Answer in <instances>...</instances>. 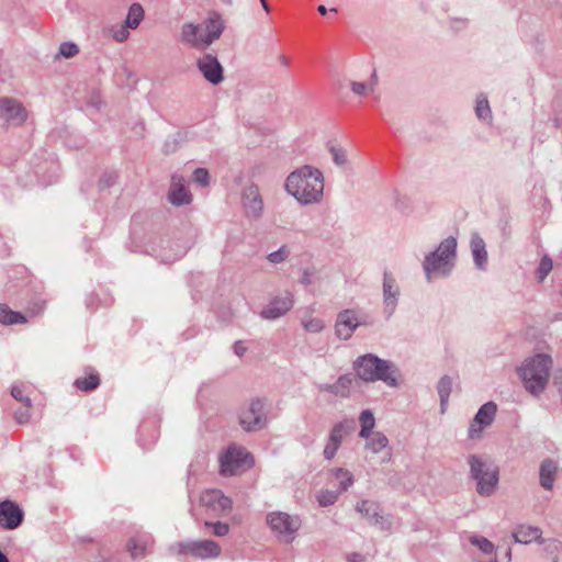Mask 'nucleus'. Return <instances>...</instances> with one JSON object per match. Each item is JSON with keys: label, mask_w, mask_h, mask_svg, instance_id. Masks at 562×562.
<instances>
[{"label": "nucleus", "mask_w": 562, "mask_h": 562, "mask_svg": "<svg viewBox=\"0 0 562 562\" xmlns=\"http://www.w3.org/2000/svg\"><path fill=\"white\" fill-rule=\"evenodd\" d=\"M285 189L302 204L318 203L323 198L324 178L318 169L303 166L288 176Z\"/></svg>", "instance_id": "f257e3e1"}, {"label": "nucleus", "mask_w": 562, "mask_h": 562, "mask_svg": "<svg viewBox=\"0 0 562 562\" xmlns=\"http://www.w3.org/2000/svg\"><path fill=\"white\" fill-rule=\"evenodd\" d=\"M551 369V357L548 353H536L517 368V373L525 390L533 396H539L548 385Z\"/></svg>", "instance_id": "f03ea898"}, {"label": "nucleus", "mask_w": 562, "mask_h": 562, "mask_svg": "<svg viewBox=\"0 0 562 562\" xmlns=\"http://www.w3.org/2000/svg\"><path fill=\"white\" fill-rule=\"evenodd\" d=\"M225 29L222 15L212 11L201 24L184 23L181 27V41L195 48H206L218 40Z\"/></svg>", "instance_id": "7ed1b4c3"}, {"label": "nucleus", "mask_w": 562, "mask_h": 562, "mask_svg": "<svg viewBox=\"0 0 562 562\" xmlns=\"http://www.w3.org/2000/svg\"><path fill=\"white\" fill-rule=\"evenodd\" d=\"M457 240L454 237L445 239L436 251L426 256L424 270L430 280L434 277L447 276L453 268L456 259Z\"/></svg>", "instance_id": "20e7f679"}, {"label": "nucleus", "mask_w": 562, "mask_h": 562, "mask_svg": "<svg viewBox=\"0 0 562 562\" xmlns=\"http://www.w3.org/2000/svg\"><path fill=\"white\" fill-rule=\"evenodd\" d=\"M358 376L367 382L382 380L391 386H396L397 372L385 361L372 353H364L356 362Z\"/></svg>", "instance_id": "39448f33"}, {"label": "nucleus", "mask_w": 562, "mask_h": 562, "mask_svg": "<svg viewBox=\"0 0 562 562\" xmlns=\"http://www.w3.org/2000/svg\"><path fill=\"white\" fill-rule=\"evenodd\" d=\"M472 476L477 482V493L480 495H491L498 483V468L490 461H484L476 456L469 460Z\"/></svg>", "instance_id": "423d86ee"}, {"label": "nucleus", "mask_w": 562, "mask_h": 562, "mask_svg": "<svg viewBox=\"0 0 562 562\" xmlns=\"http://www.w3.org/2000/svg\"><path fill=\"white\" fill-rule=\"evenodd\" d=\"M220 462L222 474L235 475L251 468L254 459L245 448L234 445L221 456Z\"/></svg>", "instance_id": "0eeeda50"}, {"label": "nucleus", "mask_w": 562, "mask_h": 562, "mask_svg": "<svg viewBox=\"0 0 562 562\" xmlns=\"http://www.w3.org/2000/svg\"><path fill=\"white\" fill-rule=\"evenodd\" d=\"M181 554L192 555L200 559H215L221 555V546L213 540L186 541L177 544Z\"/></svg>", "instance_id": "6e6552de"}, {"label": "nucleus", "mask_w": 562, "mask_h": 562, "mask_svg": "<svg viewBox=\"0 0 562 562\" xmlns=\"http://www.w3.org/2000/svg\"><path fill=\"white\" fill-rule=\"evenodd\" d=\"M366 324H368L367 315L355 310H345L337 316L336 334L341 339H348L358 326Z\"/></svg>", "instance_id": "1a4fd4ad"}, {"label": "nucleus", "mask_w": 562, "mask_h": 562, "mask_svg": "<svg viewBox=\"0 0 562 562\" xmlns=\"http://www.w3.org/2000/svg\"><path fill=\"white\" fill-rule=\"evenodd\" d=\"M267 521L271 529L286 541L299 530L301 522L297 517H292L286 513L274 512L268 515Z\"/></svg>", "instance_id": "9d476101"}, {"label": "nucleus", "mask_w": 562, "mask_h": 562, "mask_svg": "<svg viewBox=\"0 0 562 562\" xmlns=\"http://www.w3.org/2000/svg\"><path fill=\"white\" fill-rule=\"evenodd\" d=\"M201 504L214 517L224 516L232 510L231 498L225 496L220 490L205 491L201 495Z\"/></svg>", "instance_id": "9b49d317"}, {"label": "nucleus", "mask_w": 562, "mask_h": 562, "mask_svg": "<svg viewBox=\"0 0 562 562\" xmlns=\"http://www.w3.org/2000/svg\"><path fill=\"white\" fill-rule=\"evenodd\" d=\"M241 204L245 215L249 218H258L263 211V201L258 186L250 184L243 190Z\"/></svg>", "instance_id": "f8f14e48"}, {"label": "nucleus", "mask_w": 562, "mask_h": 562, "mask_svg": "<svg viewBox=\"0 0 562 562\" xmlns=\"http://www.w3.org/2000/svg\"><path fill=\"white\" fill-rule=\"evenodd\" d=\"M497 406L493 402L485 403L476 413L469 428V438L476 439L482 436L483 429L490 426L496 415Z\"/></svg>", "instance_id": "ddd939ff"}, {"label": "nucleus", "mask_w": 562, "mask_h": 562, "mask_svg": "<svg viewBox=\"0 0 562 562\" xmlns=\"http://www.w3.org/2000/svg\"><path fill=\"white\" fill-rule=\"evenodd\" d=\"M294 300L290 292L273 297L261 311L260 315L266 319H276L286 314L293 306Z\"/></svg>", "instance_id": "4468645a"}, {"label": "nucleus", "mask_w": 562, "mask_h": 562, "mask_svg": "<svg viewBox=\"0 0 562 562\" xmlns=\"http://www.w3.org/2000/svg\"><path fill=\"white\" fill-rule=\"evenodd\" d=\"M0 116L12 124L21 125L26 121L27 113L16 100L2 98L0 99Z\"/></svg>", "instance_id": "2eb2a0df"}, {"label": "nucleus", "mask_w": 562, "mask_h": 562, "mask_svg": "<svg viewBox=\"0 0 562 562\" xmlns=\"http://www.w3.org/2000/svg\"><path fill=\"white\" fill-rule=\"evenodd\" d=\"M262 403L252 401L248 408L240 414V425L247 431L258 430L265 426V419L261 415Z\"/></svg>", "instance_id": "dca6fc26"}, {"label": "nucleus", "mask_w": 562, "mask_h": 562, "mask_svg": "<svg viewBox=\"0 0 562 562\" xmlns=\"http://www.w3.org/2000/svg\"><path fill=\"white\" fill-rule=\"evenodd\" d=\"M198 68L209 82L213 85H218L222 82L223 68L215 56L211 54L202 56L198 60Z\"/></svg>", "instance_id": "f3484780"}, {"label": "nucleus", "mask_w": 562, "mask_h": 562, "mask_svg": "<svg viewBox=\"0 0 562 562\" xmlns=\"http://www.w3.org/2000/svg\"><path fill=\"white\" fill-rule=\"evenodd\" d=\"M23 519V513L11 501L0 503V525L7 529L16 528Z\"/></svg>", "instance_id": "a211bd4d"}, {"label": "nucleus", "mask_w": 562, "mask_h": 562, "mask_svg": "<svg viewBox=\"0 0 562 562\" xmlns=\"http://www.w3.org/2000/svg\"><path fill=\"white\" fill-rule=\"evenodd\" d=\"M169 200L175 205H183L191 202L192 195L186 186V180L183 177L178 175L172 176L169 190Z\"/></svg>", "instance_id": "6ab92c4d"}, {"label": "nucleus", "mask_w": 562, "mask_h": 562, "mask_svg": "<svg viewBox=\"0 0 562 562\" xmlns=\"http://www.w3.org/2000/svg\"><path fill=\"white\" fill-rule=\"evenodd\" d=\"M355 379L350 375L340 376L337 383L321 385V392H330L336 396L346 397L350 394V390Z\"/></svg>", "instance_id": "aec40b11"}, {"label": "nucleus", "mask_w": 562, "mask_h": 562, "mask_svg": "<svg viewBox=\"0 0 562 562\" xmlns=\"http://www.w3.org/2000/svg\"><path fill=\"white\" fill-rule=\"evenodd\" d=\"M151 544V539L147 536L132 537L126 544L127 551L133 559L143 558L146 554L147 548Z\"/></svg>", "instance_id": "412c9836"}, {"label": "nucleus", "mask_w": 562, "mask_h": 562, "mask_svg": "<svg viewBox=\"0 0 562 562\" xmlns=\"http://www.w3.org/2000/svg\"><path fill=\"white\" fill-rule=\"evenodd\" d=\"M471 249L476 267L484 269L487 263V252L484 240L477 234L472 235Z\"/></svg>", "instance_id": "4be33fe9"}, {"label": "nucleus", "mask_w": 562, "mask_h": 562, "mask_svg": "<svg viewBox=\"0 0 562 562\" xmlns=\"http://www.w3.org/2000/svg\"><path fill=\"white\" fill-rule=\"evenodd\" d=\"M557 473V465L551 460H544L540 467V484L546 490L553 487L554 476Z\"/></svg>", "instance_id": "5701e85b"}, {"label": "nucleus", "mask_w": 562, "mask_h": 562, "mask_svg": "<svg viewBox=\"0 0 562 562\" xmlns=\"http://www.w3.org/2000/svg\"><path fill=\"white\" fill-rule=\"evenodd\" d=\"M11 394L16 401H20L25 406L24 412L15 414V419L20 424L26 423L30 418L31 400L24 395V390L18 385L12 387Z\"/></svg>", "instance_id": "b1692460"}, {"label": "nucleus", "mask_w": 562, "mask_h": 562, "mask_svg": "<svg viewBox=\"0 0 562 562\" xmlns=\"http://www.w3.org/2000/svg\"><path fill=\"white\" fill-rule=\"evenodd\" d=\"M513 536L517 542L527 544L539 539L541 531L536 527L519 526Z\"/></svg>", "instance_id": "393cba45"}, {"label": "nucleus", "mask_w": 562, "mask_h": 562, "mask_svg": "<svg viewBox=\"0 0 562 562\" xmlns=\"http://www.w3.org/2000/svg\"><path fill=\"white\" fill-rule=\"evenodd\" d=\"M0 323L3 325L24 324L26 317L20 312L12 311L7 304L0 303Z\"/></svg>", "instance_id": "a878e982"}, {"label": "nucleus", "mask_w": 562, "mask_h": 562, "mask_svg": "<svg viewBox=\"0 0 562 562\" xmlns=\"http://www.w3.org/2000/svg\"><path fill=\"white\" fill-rule=\"evenodd\" d=\"M383 292L386 306H391V308L393 310L398 291L397 288L395 286L394 279L389 273H384Z\"/></svg>", "instance_id": "bb28decb"}, {"label": "nucleus", "mask_w": 562, "mask_h": 562, "mask_svg": "<svg viewBox=\"0 0 562 562\" xmlns=\"http://www.w3.org/2000/svg\"><path fill=\"white\" fill-rule=\"evenodd\" d=\"M100 384V378L97 373L90 372L85 376L77 378L75 386L81 391L89 392L97 389Z\"/></svg>", "instance_id": "cd10ccee"}, {"label": "nucleus", "mask_w": 562, "mask_h": 562, "mask_svg": "<svg viewBox=\"0 0 562 562\" xmlns=\"http://www.w3.org/2000/svg\"><path fill=\"white\" fill-rule=\"evenodd\" d=\"M353 430L352 422H345L336 425L329 436V440L335 441L340 446L344 437L349 435Z\"/></svg>", "instance_id": "c85d7f7f"}, {"label": "nucleus", "mask_w": 562, "mask_h": 562, "mask_svg": "<svg viewBox=\"0 0 562 562\" xmlns=\"http://www.w3.org/2000/svg\"><path fill=\"white\" fill-rule=\"evenodd\" d=\"M144 18V10L140 4L133 3L128 10L125 24L130 29H136Z\"/></svg>", "instance_id": "c756f323"}, {"label": "nucleus", "mask_w": 562, "mask_h": 562, "mask_svg": "<svg viewBox=\"0 0 562 562\" xmlns=\"http://www.w3.org/2000/svg\"><path fill=\"white\" fill-rule=\"evenodd\" d=\"M452 389V381L443 376L438 383V394L440 397L441 411L445 412Z\"/></svg>", "instance_id": "7c9ffc66"}, {"label": "nucleus", "mask_w": 562, "mask_h": 562, "mask_svg": "<svg viewBox=\"0 0 562 562\" xmlns=\"http://www.w3.org/2000/svg\"><path fill=\"white\" fill-rule=\"evenodd\" d=\"M361 430L359 436L362 438H369V432L373 429L375 420L373 414L370 411H363L360 415Z\"/></svg>", "instance_id": "2f4dec72"}, {"label": "nucleus", "mask_w": 562, "mask_h": 562, "mask_svg": "<svg viewBox=\"0 0 562 562\" xmlns=\"http://www.w3.org/2000/svg\"><path fill=\"white\" fill-rule=\"evenodd\" d=\"M357 509L364 517L375 519L376 522L379 521L378 520V517H379V513H378L379 506H378L376 503L370 502V501H363V502H361L358 505Z\"/></svg>", "instance_id": "473e14b6"}, {"label": "nucleus", "mask_w": 562, "mask_h": 562, "mask_svg": "<svg viewBox=\"0 0 562 562\" xmlns=\"http://www.w3.org/2000/svg\"><path fill=\"white\" fill-rule=\"evenodd\" d=\"M386 445L387 438L381 432H375L369 439L367 448L370 449L372 452L376 453L384 449Z\"/></svg>", "instance_id": "72a5a7b5"}, {"label": "nucleus", "mask_w": 562, "mask_h": 562, "mask_svg": "<svg viewBox=\"0 0 562 562\" xmlns=\"http://www.w3.org/2000/svg\"><path fill=\"white\" fill-rule=\"evenodd\" d=\"M475 112L480 120L486 121V120L491 119V109H490L488 101L485 95H480L477 98Z\"/></svg>", "instance_id": "f704fd0d"}, {"label": "nucleus", "mask_w": 562, "mask_h": 562, "mask_svg": "<svg viewBox=\"0 0 562 562\" xmlns=\"http://www.w3.org/2000/svg\"><path fill=\"white\" fill-rule=\"evenodd\" d=\"M334 475H335V479L340 484L339 493L346 491L352 484V481H353L352 475L350 474V472H348L346 470L337 469L334 471Z\"/></svg>", "instance_id": "c9c22d12"}, {"label": "nucleus", "mask_w": 562, "mask_h": 562, "mask_svg": "<svg viewBox=\"0 0 562 562\" xmlns=\"http://www.w3.org/2000/svg\"><path fill=\"white\" fill-rule=\"evenodd\" d=\"M376 82H378V78H376V74L374 71L372 74V83L370 86H368L367 83H363V82L353 81V82H351V90L356 94L364 95V94H367L368 91H373V87L376 85Z\"/></svg>", "instance_id": "e433bc0d"}, {"label": "nucleus", "mask_w": 562, "mask_h": 562, "mask_svg": "<svg viewBox=\"0 0 562 562\" xmlns=\"http://www.w3.org/2000/svg\"><path fill=\"white\" fill-rule=\"evenodd\" d=\"M302 325L307 331L311 333H318L324 328V322L317 317H303Z\"/></svg>", "instance_id": "4c0bfd02"}, {"label": "nucleus", "mask_w": 562, "mask_h": 562, "mask_svg": "<svg viewBox=\"0 0 562 562\" xmlns=\"http://www.w3.org/2000/svg\"><path fill=\"white\" fill-rule=\"evenodd\" d=\"M552 259L549 256H543L538 268L539 281H543L547 278V276L552 270Z\"/></svg>", "instance_id": "58836bf2"}, {"label": "nucleus", "mask_w": 562, "mask_h": 562, "mask_svg": "<svg viewBox=\"0 0 562 562\" xmlns=\"http://www.w3.org/2000/svg\"><path fill=\"white\" fill-rule=\"evenodd\" d=\"M205 527H211L213 529V533L216 537H224L229 532V526L225 522L216 521V522H210L205 521Z\"/></svg>", "instance_id": "ea45409f"}, {"label": "nucleus", "mask_w": 562, "mask_h": 562, "mask_svg": "<svg viewBox=\"0 0 562 562\" xmlns=\"http://www.w3.org/2000/svg\"><path fill=\"white\" fill-rule=\"evenodd\" d=\"M210 175L204 168H196L193 172V181L202 187L209 186Z\"/></svg>", "instance_id": "a19ab883"}, {"label": "nucleus", "mask_w": 562, "mask_h": 562, "mask_svg": "<svg viewBox=\"0 0 562 562\" xmlns=\"http://www.w3.org/2000/svg\"><path fill=\"white\" fill-rule=\"evenodd\" d=\"M290 255L289 249L283 246L279 250L269 254L268 260L272 263H280L284 261Z\"/></svg>", "instance_id": "79ce46f5"}, {"label": "nucleus", "mask_w": 562, "mask_h": 562, "mask_svg": "<svg viewBox=\"0 0 562 562\" xmlns=\"http://www.w3.org/2000/svg\"><path fill=\"white\" fill-rule=\"evenodd\" d=\"M471 542L479 547V549L484 553H492L494 550L493 543L486 538L473 537L471 538Z\"/></svg>", "instance_id": "37998d69"}, {"label": "nucleus", "mask_w": 562, "mask_h": 562, "mask_svg": "<svg viewBox=\"0 0 562 562\" xmlns=\"http://www.w3.org/2000/svg\"><path fill=\"white\" fill-rule=\"evenodd\" d=\"M78 52V46L74 43H63L59 47V54L66 58L76 56Z\"/></svg>", "instance_id": "c03bdc74"}, {"label": "nucleus", "mask_w": 562, "mask_h": 562, "mask_svg": "<svg viewBox=\"0 0 562 562\" xmlns=\"http://www.w3.org/2000/svg\"><path fill=\"white\" fill-rule=\"evenodd\" d=\"M128 29L127 25H120L119 27L114 29L113 30V38L116 41V42H124L128 38V35H130V32H128Z\"/></svg>", "instance_id": "a18cd8bd"}, {"label": "nucleus", "mask_w": 562, "mask_h": 562, "mask_svg": "<svg viewBox=\"0 0 562 562\" xmlns=\"http://www.w3.org/2000/svg\"><path fill=\"white\" fill-rule=\"evenodd\" d=\"M317 498L322 506H327V505L335 503V501L337 498V493L328 492V491L322 492Z\"/></svg>", "instance_id": "49530a36"}, {"label": "nucleus", "mask_w": 562, "mask_h": 562, "mask_svg": "<svg viewBox=\"0 0 562 562\" xmlns=\"http://www.w3.org/2000/svg\"><path fill=\"white\" fill-rule=\"evenodd\" d=\"M330 153L333 155V158H334V161L337 164V165H344L346 164L347 161V157H346V154L342 149L340 148H336V147H331L330 148Z\"/></svg>", "instance_id": "de8ad7c7"}, {"label": "nucleus", "mask_w": 562, "mask_h": 562, "mask_svg": "<svg viewBox=\"0 0 562 562\" xmlns=\"http://www.w3.org/2000/svg\"><path fill=\"white\" fill-rule=\"evenodd\" d=\"M339 448V445L335 441L328 440L325 449H324V456L326 459L330 460L335 457L337 450Z\"/></svg>", "instance_id": "09e8293b"}, {"label": "nucleus", "mask_w": 562, "mask_h": 562, "mask_svg": "<svg viewBox=\"0 0 562 562\" xmlns=\"http://www.w3.org/2000/svg\"><path fill=\"white\" fill-rule=\"evenodd\" d=\"M250 346L246 342V341H243V340H238L234 344V350L233 351H236V352H239V351H247V349H249Z\"/></svg>", "instance_id": "8fccbe9b"}, {"label": "nucleus", "mask_w": 562, "mask_h": 562, "mask_svg": "<svg viewBox=\"0 0 562 562\" xmlns=\"http://www.w3.org/2000/svg\"><path fill=\"white\" fill-rule=\"evenodd\" d=\"M278 61L281 66L285 67V68H289L291 66V58L284 54H281L279 57H278Z\"/></svg>", "instance_id": "3c124183"}, {"label": "nucleus", "mask_w": 562, "mask_h": 562, "mask_svg": "<svg viewBox=\"0 0 562 562\" xmlns=\"http://www.w3.org/2000/svg\"><path fill=\"white\" fill-rule=\"evenodd\" d=\"M555 383L559 385V391L562 394V371H559L555 375Z\"/></svg>", "instance_id": "603ef678"}, {"label": "nucleus", "mask_w": 562, "mask_h": 562, "mask_svg": "<svg viewBox=\"0 0 562 562\" xmlns=\"http://www.w3.org/2000/svg\"><path fill=\"white\" fill-rule=\"evenodd\" d=\"M261 2V5L263 8V10L269 13L270 12V5L268 4L267 0H260Z\"/></svg>", "instance_id": "864d4df0"}, {"label": "nucleus", "mask_w": 562, "mask_h": 562, "mask_svg": "<svg viewBox=\"0 0 562 562\" xmlns=\"http://www.w3.org/2000/svg\"><path fill=\"white\" fill-rule=\"evenodd\" d=\"M317 11H318L321 14H323V15H325V14L327 13V9H326V7H325V5H323V4L318 5Z\"/></svg>", "instance_id": "5fc2aeb1"}, {"label": "nucleus", "mask_w": 562, "mask_h": 562, "mask_svg": "<svg viewBox=\"0 0 562 562\" xmlns=\"http://www.w3.org/2000/svg\"><path fill=\"white\" fill-rule=\"evenodd\" d=\"M0 562H9L8 558L0 551Z\"/></svg>", "instance_id": "6e6d98bb"}]
</instances>
